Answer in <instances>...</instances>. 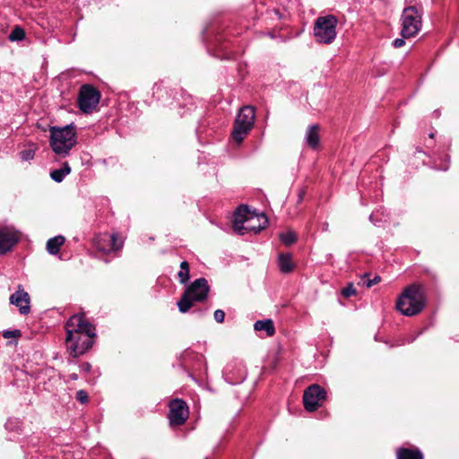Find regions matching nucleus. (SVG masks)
I'll return each mask as SVG.
<instances>
[{"mask_svg":"<svg viewBox=\"0 0 459 459\" xmlns=\"http://www.w3.org/2000/svg\"><path fill=\"white\" fill-rule=\"evenodd\" d=\"M60 169L65 173V175H68L71 172V168L68 162H65Z\"/></svg>","mask_w":459,"mask_h":459,"instance_id":"33","label":"nucleus"},{"mask_svg":"<svg viewBox=\"0 0 459 459\" xmlns=\"http://www.w3.org/2000/svg\"><path fill=\"white\" fill-rule=\"evenodd\" d=\"M325 399L326 392L318 385L308 386L303 394L304 407L308 411H315Z\"/></svg>","mask_w":459,"mask_h":459,"instance_id":"10","label":"nucleus"},{"mask_svg":"<svg viewBox=\"0 0 459 459\" xmlns=\"http://www.w3.org/2000/svg\"><path fill=\"white\" fill-rule=\"evenodd\" d=\"M267 222L264 213H252L247 205H240L234 212L233 229L241 235L251 231L258 233L266 227Z\"/></svg>","mask_w":459,"mask_h":459,"instance_id":"2","label":"nucleus"},{"mask_svg":"<svg viewBox=\"0 0 459 459\" xmlns=\"http://www.w3.org/2000/svg\"><path fill=\"white\" fill-rule=\"evenodd\" d=\"M65 240V238L61 235L49 238L47 242L48 252L51 255L57 254Z\"/></svg>","mask_w":459,"mask_h":459,"instance_id":"20","label":"nucleus"},{"mask_svg":"<svg viewBox=\"0 0 459 459\" xmlns=\"http://www.w3.org/2000/svg\"><path fill=\"white\" fill-rule=\"evenodd\" d=\"M204 459H208L207 457H205Z\"/></svg>","mask_w":459,"mask_h":459,"instance_id":"38","label":"nucleus"},{"mask_svg":"<svg viewBox=\"0 0 459 459\" xmlns=\"http://www.w3.org/2000/svg\"><path fill=\"white\" fill-rule=\"evenodd\" d=\"M303 197H304V192L300 191L299 194L298 203H301L302 200H303Z\"/></svg>","mask_w":459,"mask_h":459,"instance_id":"34","label":"nucleus"},{"mask_svg":"<svg viewBox=\"0 0 459 459\" xmlns=\"http://www.w3.org/2000/svg\"><path fill=\"white\" fill-rule=\"evenodd\" d=\"M223 377L230 385L240 384L247 377V370L242 362L233 361L229 363L224 368Z\"/></svg>","mask_w":459,"mask_h":459,"instance_id":"13","label":"nucleus"},{"mask_svg":"<svg viewBox=\"0 0 459 459\" xmlns=\"http://www.w3.org/2000/svg\"><path fill=\"white\" fill-rule=\"evenodd\" d=\"M189 264L186 261H183L180 264V269L178 273V278L180 283L185 284L187 282L190 277Z\"/></svg>","mask_w":459,"mask_h":459,"instance_id":"21","label":"nucleus"},{"mask_svg":"<svg viewBox=\"0 0 459 459\" xmlns=\"http://www.w3.org/2000/svg\"><path fill=\"white\" fill-rule=\"evenodd\" d=\"M93 245L100 252L109 253L120 249L123 246L122 241H118L117 234H99L93 238Z\"/></svg>","mask_w":459,"mask_h":459,"instance_id":"12","label":"nucleus"},{"mask_svg":"<svg viewBox=\"0 0 459 459\" xmlns=\"http://www.w3.org/2000/svg\"><path fill=\"white\" fill-rule=\"evenodd\" d=\"M255 331H264L267 336H273L275 333V328L273 320H257L254 324Z\"/></svg>","mask_w":459,"mask_h":459,"instance_id":"19","label":"nucleus"},{"mask_svg":"<svg viewBox=\"0 0 459 459\" xmlns=\"http://www.w3.org/2000/svg\"><path fill=\"white\" fill-rule=\"evenodd\" d=\"M421 6H409L404 8L402 14V31L403 38L414 37L421 27Z\"/></svg>","mask_w":459,"mask_h":459,"instance_id":"7","label":"nucleus"},{"mask_svg":"<svg viewBox=\"0 0 459 459\" xmlns=\"http://www.w3.org/2000/svg\"><path fill=\"white\" fill-rule=\"evenodd\" d=\"M69 377L71 380H77L78 376L76 373H73V374H70Z\"/></svg>","mask_w":459,"mask_h":459,"instance_id":"35","label":"nucleus"},{"mask_svg":"<svg viewBox=\"0 0 459 459\" xmlns=\"http://www.w3.org/2000/svg\"><path fill=\"white\" fill-rule=\"evenodd\" d=\"M337 20L333 15L318 17L314 26V36L317 42L332 43L336 37Z\"/></svg>","mask_w":459,"mask_h":459,"instance_id":"8","label":"nucleus"},{"mask_svg":"<svg viewBox=\"0 0 459 459\" xmlns=\"http://www.w3.org/2000/svg\"><path fill=\"white\" fill-rule=\"evenodd\" d=\"M25 38L24 30L19 26H16L9 34L8 39L10 41H20Z\"/></svg>","mask_w":459,"mask_h":459,"instance_id":"22","label":"nucleus"},{"mask_svg":"<svg viewBox=\"0 0 459 459\" xmlns=\"http://www.w3.org/2000/svg\"><path fill=\"white\" fill-rule=\"evenodd\" d=\"M280 238L281 242L286 246H290L297 240V236L293 231L281 233Z\"/></svg>","mask_w":459,"mask_h":459,"instance_id":"23","label":"nucleus"},{"mask_svg":"<svg viewBox=\"0 0 459 459\" xmlns=\"http://www.w3.org/2000/svg\"><path fill=\"white\" fill-rule=\"evenodd\" d=\"M21 335V332L19 330H13V331H4L3 333V336L4 338H16Z\"/></svg>","mask_w":459,"mask_h":459,"instance_id":"31","label":"nucleus"},{"mask_svg":"<svg viewBox=\"0 0 459 459\" xmlns=\"http://www.w3.org/2000/svg\"><path fill=\"white\" fill-rule=\"evenodd\" d=\"M75 398L81 403H86L89 400L88 394L84 390H79L76 392Z\"/></svg>","mask_w":459,"mask_h":459,"instance_id":"29","label":"nucleus"},{"mask_svg":"<svg viewBox=\"0 0 459 459\" xmlns=\"http://www.w3.org/2000/svg\"><path fill=\"white\" fill-rule=\"evenodd\" d=\"M425 295L423 289L412 284L407 287L399 296L396 308L406 316H412L421 312L425 307Z\"/></svg>","mask_w":459,"mask_h":459,"instance_id":"4","label":"nucleus"},{"mask_svg":"<svg viewBox=\"0 0 459 459\" xmlns=\"http://www.w3.org/2000/svg\"><path fill=\"white\" fill-rule=\"evenodd\" d=\"M255 123V108L251 106H245L239 109L235 122L231 136L238 143H241Z\"/></svg>","mask_w":459,"mask_h":459,"instance_id":"6","label":"nucleus"},{"mask_svg":"<svg viewBox=\"0 0 459 459\" xmlns=\"http://www.w3.org/2000/svg\"><path fill=\"white\" fill-rule=\"evenodd\" d=\"M65 176H66L65 173L61 169H54L50 172V178L55 182H57V183L62 182Z\"/></svg>","mask_w":459,"mask_h":459,"instance_id":"26","label":"nucleus"},{"mask_svg":"<svg viewBox=\"0 0 459 459\" xmlns=\"http://www.w3.org/2000/svg\"><path fill=\"white\" fill-rule=\"evenodd\" d=\"M10 303L19 307L20 313L27 315L30 311V296L19 286V290L10 296Z\"/></svg>","mask_w":459,"mask_h":459,"instance_id":"15","label":"nucleus"},{"mask_svg":"<svg viewBox=\"0 0 459 459\" xmlns=\"http://www.w3.org/2000/svg\"><path fill=\"white\" fill-rule=\"evenodd\" d=\"M368 274H364L361 281L359 282V284L365 285L367 288L372 287L374 284H377L380 281L381 278L379 276H375L374 279L369 280L367 279Z\"/></svg>","mask_w":459,"mask_h":459,"instance_id":"25","label":"nucleus"},{"mask_svg":"<svg viewBox=\"0 0 459 459\" xmlns=\"http://www.w3.org/2000/svg\"><path fill=\"white\" fill-rule=\"evenodd\" d=\"M214 319L218 323H222L225 319V312L221 309H217L214 311Z\"/></svg>","mask_w":459,"mask_h":459,"instance_id":"30","label":"nucleus"},{"mask_svg":"<svg viewBox=\"0 0 459 459\" xmlns=\"http://www.w3.org/2000/svg\"><path fill=\"white\" fill-rule=\"evenodd\" d=\"M36 149L34 147H30L28 149L22 150L20 152L19 156L23 161H30L35 157Z\"/></svg>","mask_w":459,"mask_h":459,"instance_id":"24","label":"nucleus"},{"mask_svg":"<svg viewBox=\"0 0 459 459\" xmlns=\"http://www.w3.org/2000/svg\"><path fill=\"white\" fill-rule=\"evenodd\" d=\"M397 459H423V455L417 448L401 447L397 450Z\"/></svg>","mask_w":459,"mask_h":459,"instance_id":"18","label":"nucleus"},{"mask_svg":"<svg viewBox=\"0 0 459 459\" xmlns=\"http://www.w3.org/2000/svg\"><path fill=\"white\" fill-rule=\"evenodd\" d=\"M319 126L311 125L306 131L305 141L311 149H316L319 145Z\"/></svg>","mask_w":459,"mask_h":459,"instance_id":"16","label":"nucleus"},{"mask_svg":"<svg viewBox=\"0 0 459 459\" xmlns=\"http://www.w3.org/2000/svg\"><path fill=\"white\" fill-rule=\"evenodd\" d=\"M404 39L403 37L402 39H395L393 42V46L396 48H402L405 44Z\"/></svg>","mask_w":459,"mask_h":459,"instance_id":"32","label":"nucleus"},{"mask_svg":"<svg viewBox=\"0 0 459 459\" xmlns=\"http://www.w3.org/2000/svg\"><path fill=\"white\" fill-rule=\"evenodd\" d=\"M66 347L73 357L84 354L92 346L95 327L84 314L72 316L65 324Z\"/></svg>","mask_w":459,"mask_h":459,"instance_id":"1","label":"nucleus"},{"mask_svg":"<svg viewBox=\"0 0 459 459\" xmlns=\"http://www.w3.org/2000/svg\"><path fill=\"white\" fill-rule=\"evenodd\" d=\"M369 220L374 223V224H377L378 222L377 220H375V215L374 214H371L370 217H369Z\"/></svg>","mask_w":459,"mask_h":459,"instance_id":"36","label":"nucleus"},{"mask_svg":"<svg viewBox=\"0 0 459 459\" xmlns=\"http://www.w3.org/2000/svg\"><path fill=\"white\" fill-rule=\"evenodd\" d=\"M449 168V158L447 155L444 156V159L440 160V163L437 164L435 162V169L438 170L446 171Z\"/></svg>","mask_w":459,"mask_h":459,"instance_id":"27","label":"nucleus"},{"mask_svg":"<svg viewBox=\"0 0 459 459\" xmlns=\"http://www.w3.org/2000/svg\"><path fill=\"white\" fill-rule=\"evenodd\" d=\"M210 291V286L205 278H199L191 282L182 294L177 305L181 313H186L195 302L206 299Z\"/></svg>","mask_w":459,"mask_h":459,"instance_id":"5","label":"nucleus"},{"mask_svg":"<svg viewBox=\"0 0 459 459\" xmlns=\"http://www.w3.org/2000/svg\"><path fill=\"white\" fill-rule=\"evenodd\" d=\"M429 137H430V138H434V134H433V133H430V134H429Z\"/></svg>","mask_w":459,"mask_h":459,"instance_id":"37","label":"nucleus"},{"mask_svg":"<svg viewBox=\"0 0 459 459\" xmlns=\"http://www.w3.org/2000/svg\"><path fill=\"white\" fill-rule=\"evenodd\" d=\"M49 145L54 153L61 158L69 155L76 144L75 126L71 124L62 127H50Z\"/></svg>","mask_w":459,"mask_h":459,"instance_id":"3","label":"nucleus"},{"mask_svg":"<svg viewBox=\"0 0 459 459\" xmlns=\"http://www.w3.org/2000/svg\"><path fill=\"white\" fill-rule=\"evenodd\" d=\"M356 294V289L352 284H349L347 287L342 290V295L345 298H350Z\"/></svg>","mask_w":459,"mask_h":459,"instance_id":"28","label":"nucleus"},{"mask_svg":"<svg viewBox=\"0 0 459 459\" xmlns=\"http://www.w3.org/2000/svg\"><path fill=\"white\" fill-rule=\"evenodd\" d=\"M278 265L281 273H289L294 269L292 255L290 253L280 254L278 257Z\"/></svg>","mask_w":459,"mask_h":459,"instance_id":"17","label":"nucleus"},{"mask_svg":"<svg viewBox=\"0 0 459 459\" xmlns=\"http://www.w3.org/2000/svg\"><path fill=\"white\" fill-rule=\"evenodd\" d=\"M100 92L91 85L85 84L80 88L78 107L84 113L91 112L100 101Z\"/></svg>","mask_w":459,"mask_h":459,"instance_id":"9","label":"nucleus"},{"mask_svg":"<svg viewBox=\"0 0 459 459\" xmlns=\"http://www.w3.org/2000/svg\"><path fill=\"white\" fill-rule=\"evenodd\" d=\"M21 234L11 227H4L0 230V255H4L19 242Z\"/></svg>","mask_w":459,"mask_h":459,"instance_id":"14","label":"nucleus"},{"mask_svg":"<svg viewBox=\"0 0 459 459\" xmlns=\"http://www.w3.org/2000/svg\"><path fill=\"white\" fill-rule=\"evenodd\" d=\"M169 420L171 426L183 425L188 418L189 410L186 403L181 399L170 401Z\"/></svg>","mask_w":459,"mask_h":459,"instance_id":"11","label":"nucleus"}]
</instances>
